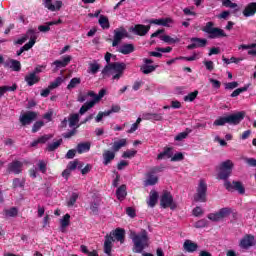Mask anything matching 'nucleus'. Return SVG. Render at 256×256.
I'll return each instance as SVG.
<instances>
[{"label": "nucleus", "mask_w": 256, "mask_h": 256, "mask_svg": "<svg viewBox=\"0 0 256 256\" xmlns=\"http://www.w3.org/2000/svg\"><path fill=\"white\" fill-rule=\"evenodd\" d=\"M233 161L226 160L220 164V172L218 173V178L221 179L224 182V187L226 191H230L233 193V191H238L240 195H245V186H243V182L241 181H229L231 177V174L233 173Z\"/></svg>", "instance_id": "nucleus-1"}, {"label": "nucleus", "mask_w": 256, "mask_h": 256, "mask_svg": "<svg viewBox=\"0 0 256 256\" xmlns=\"http://www.w3.org/2000/svg\"><path fill=\"white\" fill-rule=\"evenodd\" d=\"M111 57H117L110 52H106L104 59L107 65L102 69L101 74L103 77H109L111 71H114L116 74L113 75V81H119L123 77L124 71L127 69V64L123 62H111Z\"/></svg>", "instance_id": "nucleus-2"}, {"label": "nucleus", "mask_w": 256, "mask_h": 256, "mask_svg": "<svg viewBox=\"0 0 256 256\" xmlns=\"http://www.w3.org/2000/svg\"><path fill=\"white\" fill-rule=\"evenodd\" d=\"M130 239L133 243L134 253H143L149 247V233L147 230H141L140 233L135 231L130 232Z\"/></svg>", "instance_id": "nucleus-3"}, {"label": "nucleus", "mask_w": 256, "mask_h": 256, "mask_svg": "<svg viewBox=\"0 0 256 256\" xmlns=\"http://www.w3.org/2000/svg\"><path fill=\"white\" fill-rule=\"evenodd\" d=\"M113 237H115L116 241L125 243V229L116 228L112 234L105 236L104 253L107 254V256H113V254H111V251H113V241H115Z\"/></svg>", "instance_id": "nucleus-4"}, {"label": "nucleus", "mask_w": 256, "mask_h": 256, "mask_svg": "<svg viewBox=\"0 0 256 256\" xmlns=\"http://www.w3.org/2000/svg\"><path fill=\"white\" fill-rule=\"evenodd\" d=\"M203 33L209 35V39H221V37H227V33L221 28L215 27V22H207L202 28Z\"/></svg>", "instance_id": "nucleus-5"}, {"label": "nucleus", "mask_w": 256, "mask_h": 256, "mask_svg": "<svg viewBox=\"0 0 256 256\" xmlns=\"http://www.w3.org/2000/svg\"><path fill=\"white\" fill-rule=\"evenodd\" d=\"M194 201L196 203H207V182L200 179L194 194Z\"/></svg>", "instance_id": "nucleus-6"}, {"label": "nucleus", "mask_w": 256, "mask_h": 256, "mask_svg": "<svg viewBox=\"0 0 256 256\" xmlns=\"http://www.w3.org/2000/svg\"><path fill=\"white\" fill-rule=\"evenodd\" d=\"M231 213H233L232 208L224 207L215 213L208 214V219L214 223H219V221H223L224 219H227V217H230Z\"/></svg>", "instance_id": "nucleus-7"}, {"label": "nucleus", "mask_w": 256, "mask_h": 256, "mask_svg": "<svg viewBox=\"0 0 256 256\" xmlns=\"http://www.w3.org/2000/svg\"><path fill=\"white\" fill-rule=\"evenodd\" d=\"M243 119H245V111H240L224 116V123L225 125H227V123L228 125H239Z\"/></svg>", "instance_id": "nucleus-8"}, {"label": "nucleus", "mask_w": 256, "mask_h": 256, "mask_svg": "<svg viewBox=\"0 0 256 256\" xmlns=\"http://www.w3.org/2000/svg\"><path fill=\"white\" fill-rule=\"evenodd\" d=\"M160 205L163 209H167L170 207V209H175V205L173 204V195H171V192L165 190L161 196L160 199Z\"/></svg>", "instance_id": "nucleus-9"}, {"label": "nucleus", "mask_w": 256, "mask_h": 256, "mask_svg": "<svg viewBox=\"0 0 256 256\" xmlns=\"http://www.w3.org/2000/svg\"><path fill=\"white\" fill-rule=\"evenodd\" d=\"M37 119V112L35 111H28L19 117V122L21 123L22 127H25L27 125H31L32 121H35Z\"/></svg>", "instance_id": "nucleus-10"}, {"label": "nucleus", "mask_w": 256, "mask_h": 256, "mask_svg": "<svg viewBox=\"0 0 256 256\" xmlns=\"http://www.w3.org/2000/svg\"><path fill=\"white\" fill-rule=\"evenodd\" d=\"M125 37H129V33L125 28L121 27L120 29H115L112 47H117V45H119L121 40L125 39Z\"/></svg>", "instance_id": "nucleus-11"}, {"label": "nucleus", "mask_w": 256, "mask_h": 256, "mask_svg": "<svg viewBox=\"0 0 256 256\" xmlns=\"http://www.w3.org/2000/svg\"><path fill=\"white\" fill-rule=\"evenodd\" d=\"M130 31H132L134 35L145 37V35L151 31V25L136 24L134 27L130 28Z\"/></svg>", "instance_id": "nucleus-12"}, {"label": "nucleus", "mask_w": 256, "mask_h": 256, "mask_svg": "<svg viewBox=\"0 0 256 256\" xmlns=\"http://www.w3.org/2000/svg\"><path fill=\"white\" fill-rule=\"evenodd\" d=\"M255 245V236L252 234H246L239 243L241 249H251Z\"/></svg>", "instance_id": "nucleus-13"}, {"label": "nucleus", "mask_w": 256, "mask_h": 256, "mask_svg": "<svg viewBox=\"0 0 256 256\" xmlns=\"http://www.w3.org/2000/svg\"><path fill=\"white\" fill-rule=\"evenodd\" d=\"M43 6L45 9H48V11H61V7H63L62 1H56L55 4H53V0H42Z\"/></svg>", "instance_id": "nucleus-14"}, {"label": "nucleus", "mask_w": 256, "mask_h": 256, "mask_svg": "<svg viewBox=\"0 0 256 256\" xmlns=\"http://www.w3.org/2000/svg\"><path fill=\"white\" fill-rule=\"evenodd\" d=\"M8 171L14 175H19L23 171V163L19 160L13 161L8 165Z\"/></svg>", "instance_id": "nucleus-15"}, {"label": "nucleus", "mask_w": 256, "mask_h": 256, "mask_svg": "<svg viewBox=\"0 0 256 256\" xmlns=\"http://www.w3.org/2000/svg\"><path fill=\"white\" fill-rule=\"evenodd\" d=\"M159 183V177L155 176L152 172L146 173V180L144 181L145 187H152L153 185H157Z\"/></svg>", "instance_id": "nucleus-16"}, {"label": "nucleus", "mask_w": 256, "mask_h": 256, "mask_svg": "<svg viewBox=\"0 0 256 256\" xmlns=\"http://www.w3.org/2000/svg\"><path fill=\"white\" fill-rule=\"evenodd\" d=\"M25 81L27 83L28 87H33V85H37L39 81H41V78L35 74V72L29 73L25 76Z\"/></svg>", "instance_id": "nucleus-17"}, {"label": "nucleus", "mask_w": 256, "mask_h": 256, "mask_svg": "<svg viewBox=\"0 0 256 256\" xmlns=\"http://www.w3.org/2000/svg\"><path fill=\"white\" fill-rule=\"evenodd\" d=\"M148 23H150V25H161L162 27H169V23H173V19L171 18L150 19Z\"/></svg>", "instance_id": "nucleus-18"}, {"label": "nucleus", "mask_w": 256, "mask_h": 256, "mask_svg": "<svg viewBox=\"0 0 256 256\" xmlns=\"http://www.w3.org/2000/svg\"><path fill=\"white\" fill-rule=\"evenodd\" d=\"M71 59H73L71 56L67 55L62 57V60H55L53 62V65L56 66V69H63V67H67L71 63Z\"/></svg>", "instance_id": "nucleus-19"}, {"label": "nucleus", "mask_w": 256, "mask_h": 256, "mask_svg": "<svg viewBox=\"0 0 256 256\" xmlns=\"http://www.w3.org/2000/svg\"><path fill=\"white\" fill-rule=\"evenodd\" d=\"M28 34L33 35V36L30 37V40L28 43H26L24 46H22V49L24 51H29V49H31L35 45V43H37V37L35 36V30H33V29L28 30Z\"/></svg>", "instance_id": "nucleus-20"}, {"label": "nucleus", "mask_w": 256, "mask_h": 256, "mask_svg": "<svg viewBox=\"0 0 256 256\" xmlns=\"http://www.w3.org/2000/svg\"><path fill=\"white\" fill-rule=\"evenodd\" d=\"M102 157H103V165L107 167V165L111 164V162L115 159V153L111 150H104Z\"/></svg>", "instance_id": "nucleus-21"}, {"label": "nucleus", "mask_w": 256, "mask_h": 256, "mask_svg": "<svg viewBox=\"0 0 256 256\" xmlns=\"http://www.w3.org/2000/svg\"><path fill=\"white\" fill-rule=\"evenodd\" d=\"M256 13V2L249 3L243 10L244 17H253Z\"/></svg>", "instance_id": "nucleus-22"}, {"label": "nucleus", "mask_w": 256, "mask_h": 256, "mask_svg": "<svg viewBox=\"0 0 256 256\" xmlns=\"http://www.w3.org/2000/svg\"><path fill=\"white\" fill-rule=\"evenodd\" d=\"M142 119L145 121H163V114L158 113H144Z\"/></svg>", "instance_id": "nucleus-23"}, {"label": "nucleus", "mask_w": 256, "mask_h": 256, "mask_svg": "<svg viewBox=\"0 0 256 256\" xmlns=\"http://www.w3.org/2000/svg\"><path fill=\"white\" fill-rule=\"evenodd\" d=\"M171 159L173 157V148L171 147H164V150L157 155L158 161H161L163 159Z\"/></svg>", "instance_id": "nucleus-24"}, {"label": "nucleus", "mask_w": 256, "mask_h": 256, "mask_svg": "<svg viewBox=\"0 0 256 256\" xmlns=\"http://www.w3.org/2000/svg\"><path fill=\"white\" fill-rule=\"evenodd\" d=\"M76 151L79 153V155H83V153L91 151V142L79 143L76 147Z\"/></svg>", "instance_id": "nucleus-25"}, {"label": "nucleus", "mask_w": 256, "mask_h": 256, "mask_svg": "<svg viewBox=\"0 0 256 256\" xmlns=\"http://www.w3.org/2000/svg\"><path fill=\"white\" fill-rule=\"evenodd\" d=\"M238 49L241 50H248V55H251L252 57L256 56V43H251V44H242L240 46H238Z\"/></svg>", "instance_id": "nucleus-26"}, {"label": "nucleus", "mask_w": 256, "mask_h": 256, "mask_svg": "<svg viewBox=\"0 0 256 256\" xmlns=\"http://www.w3.org/2000/svg\"><path fill=\"white\" fill-rule=\"evenodd\" d=\"M135 51V45L133 44H123L118 52L122 53V55H131Z\"/></svg>", "instance_id": "nucleus-27"}, {"label": "nucleus", "mask_w": 256, "mask_h": 256, "mask_svg": "<svg viewBox=\"0 0 256 256\" xmlns=\"http://www.w3.org/2000/svg\"><path fill=\"white\" fill-rule=\"evenodd\" d=\"M127 146V139L123 138L118 141H115L112 145V152L117 153L121 151L122 147Z\"/></svg>", "instance_id": "nucleus-28"}, {"label": "nucleus", "mask_w": 256, "mask_h": 256, "mask_svg": "<svg viewBox=\"0 0 256 256\" xmlns=\"http://www.w3.org/2000/svg\"><path fill=\"white\" fill-rule=\"evenodd\" d=\"M159 201V193L157 191H151L149 201L147 202L148 207H155Z\"/></svg>", "instance_id": "nucleus-29"}, {"label": "nucleus", "mask_w": 256, "mask_h": 256, "mask_svg": "<svg viewBox=\"0 0 256 256\" xmlns=\"http://www.w3.org/2000/svg\"><path fill=\"white\" fill-rule=\"evenodd\" d=\"M116 197L119 199V201H123L125 197H127V186L125 184H122L117 190H116Z\"/></svg>", "instance_id": "nucleus-30"}, {"label": "nucleus", "mask_w": 256, "mask_h": 256, "mask_svg": "<svg viewBox=\"0 0 256 256\" xmlns=\"http://www.w3.org/2000/svg\"><path fill=\"white\" fill-rule=\"evenodd\" d=\"M95 101L91 100L89 102L84 103L80 110H79V114L80 115H85L87 113V111H89V109H93V107H95Z\"/></svg>", "instance_id": "nucleus-31"}, {"label": "nucleus", "mask_w": 256, "mask_h": 256, "mask_svg": "<svg viewBox=\"0 0 256 256\" xmlns=\"http://www.w3.org/2000/svg\"><path fill=\"white\" fill-rule=\"evenodd\" d=\"M207 47V39L193 38V49Z\"/></svg>", "instance_id": "nucleus-32"}, {"label": "nucleus", "mask_w": 256, "mask_h": 256, "mask_svg": "<svg viewBox=\"0 0 256 256\" xmlns=\"http://www.w3.org/2000/svg\"><path fill=\"white\" fill-rule=\"evenodd\" d=\"M63 143V139H59L56 142L48 144L46 151H49L50 153L53 151H56V149H59L61 147V144Z\"/></svg>", "instance_id": "nucleus-33"}, {"label": "nucleus", "mask_w": 256, "mask_h": 256, "mask_svg": "<svg viewBox=\"0 0 256 256\" xmlns=\"http://www.w3.org/2000/svg\"><path fill=\"white\" fill-rule=\"evenodd\" d=\"M155 69H157V66L154 65H147L144 64L140 67V71L144 74V75H149V73H153V71H155Z\"/></svg>", "instance_id": "nucleus-34"}, {"label": "nucleus", "mask_w": 256, "mask_h": 256, "mask_svg": "<svg viewBox=\"0 0 256 256\" xmlns=\"http://www.w3.org/2000/svg\"><path fill=\"white\" fill-rule=\"evenodd\" d=\"M98 23L102 27V29H109V27H111V25L109 24V18H107V16L105 15H100Z\"/></svg>", "instance_id": "nucleus-35"}, {"label": "nucleus", "mask_w": 256, "mask_h": 256, "mask_svg": "<svg viewBox=\"0 0 256 256\" xmlns=\"http://www.w3.org/2000/svg\"><path fill=\"white\" fill-rule=\"evenodd\" d=\"M10 69L16 72L21 71V62L16 59H10Z\"/></svg>", "instance_id": "nucleus-36"}, {"label": "nucleus", "mask_w": 256, "mask_h": 256, "mask_svg": "<svg viewBox=\"0 0 256 256\" xmlns=\"http://www.w3.org/2000/svg\"><path fill=\"white\" fill-rule=\"evenodd\" d=\"M69 223H71V215L65 214L60 220L61 228L66 229V227H69Z\"/></svg>", "instance_id": "nucleus-37"}, {"label": "nucleus", "mask_w": 256, "mask_h": 256, "mask_svg": "<svg viewBox=\"0 0 256 256\" xmlns=\"http://www.w3.org/2000/svg\"><path fill=\"white\" fill-rule=\"evenodd\" d=\"M99 69H101V65H99L98 63H90L88 72L92 75H97V73H99Z\"/></svg>", "instance_id": "nucleus-38"}, {"label": "nucleus", "mask_w": 256, "mask_h": 256, "mask_svg": "<svg viewBox=\"0 0 256 256\" xmlns=\"http://www.w3.org/2000/svg\"><path fill=\"white\" fill-rule=\"evenodd\" d=\"M63 81V77H57L53 82L50 83L48 87L51 90L57 89V87H59L63 83Z\"/></svg>", "instance_id": "nucleus-39"}, {"label": "nucleus", "mask_w": 256, "mask_h": 256, "mask_svg": "<svg viewBox=\"0 0 256 256\" xmlns=\"http://www.w3.org/2000/svg\"><path fill=\"white\" fill-rule=\"evenodd\" d=\"M6 217H17L19 210L16 207L4 210Z\"/></svg>", "instance_id": "nucleus-40"}, {"label": "nucleus", "mask_w": 256, "mask_h": 256, "mask_svg": "<svg viewBox=\"0 0 256 256\" xmlns=\"http://www.w3.org/2000/svg\"><path fill=\"white\" fill-rule=\"evenodd\" d=\"M77 85H81V78H77V77L72 78L69 84L67 85V89H75Z\"/></svg>", "instance_id": "nucleus-41"}, {"label": "nucleus", "mask_w": 256, "mask_h": 256, "mask_svg": "<svg viewBox=\"0 0 256 256\" xmlns=\"http://www.w3.org/2000/svg\"><path fill=\"white\" fill-rule=\"evenodd\" d=\"M79 123V114H71L69 117V127H75Z\"/></svg>", "instance_id": "nucleus-42"}, {"label": "nucleus", "mask_w": 256, "mask_h": 256, "mask_svg": "<svg viewBox=\"0 0 256 256\" xmlns=\"http://www.w3.org/2000/svg\"><path fill=\"white\" fill-rule=\"evenodd\" d=\"M237 87H239V82H228L224 84V89H226V91H233V89H237Z\"/></svg>", "instance_id": "nucleus-43"}, {"label": "nucleus", "mask_w": 256, "mask_h": 256, "mask_svg": "<svg viewBox=\"0 0 256 256\" xmlns=\"http://www.w3.org/2000/svg\"><path fill=\"white\" fill-rule=\"evenodd\" d=\"M37 167L40 173H43V174L47 173V162H45L44 160H39Z\"/></svg>", "instance_id": "nucleus-44"}, {"label": "nucleus", "mask_w": 256, "mask_h": 256, "mask_svg": "<svg viewBox=\"0 0 256 256\" xmlns=\"http://www.w3.org/2000/svg\"><path fill=\"white\" fill-rule=\"evenodd\" d=\"M249 89V86H244L242 88H237L236 90H234L230 97H239L240 93H245V91H247Z\"/></svg>", "instance_id": "nucleus-45"}, {"label": "nucleus", "mask_w": 256, "mask_h": 256, "mask_svg": "<svg viewBox=\"0 0 256 256\" xmlns=\"http://www.w3.org/2000/svg\"><path fill=\"white\" fill-rule=\"evenodd\" d=\"M77 199H79V194L73 192L69 201L67 202V205L69 207H73V205H75V203H77Z\"/></svg>", "instance_id": "nucleus-46"}, {"label": "nucleus", "mask_w": 256, "mask_h": 256, "mask_svg": "<svg viewBox=\"0 0 256 256\" xmlns=\"http://www.w3.org/2000/svg\"><path fill=\"white\" fill-rule=\"evenodd\" d=\"M107 94V90L106 89H101L98 92V95H96V98H94L92 101H95V103H99Z\"/></svg>", "instance_id": "nucleus-47"}, {"label": "nucleus", "mask_w": 256, "mask_h": 256, "mask_svg": "<svg viewBox=\"0 0 256 256\" xmlns=\"http://www.w3.org/2000/svg\"><path fill=\"white\" fill-rule=\"evenodd\" d=\"M45 125V122L43 121H36L34 125L32 126V133H37V131L41 130V127Z\"/></svg>", "instance_id": "nucleus-48"}, {"label": "nucleus", "mask_w": 256, "mask_h": 256, "mask_svg": "<svg viewBox=\"0 0 256 256\" xmlns=\"http://www.w3.org/2000/svg\"><path fill=\"white\" fill-rule=\"evenodd\" d=\"M159 39L161 41H164V43H177V40L175 38H172L171 36L169 35H162V36H159Z\"/></svg>", "instance_id": "nucleus-49"}, {"label": "nucleus", "mask_w": 256, "mask_h": 256, "mask_svg": "<svg viewBox=\"0 0 256 256\" xmlns=\"http://www.w3.org/2000/svg\"><path fill=\"white\" fill-rule=\"evenodd\" d=\"M214 127H223L225 125V116H219L214 122Z\"/></svg>", "instance_id": "nucleus-50"}, {"label": "nucleus", "mask_w": 256, "mask_h": 256, "mask_svg": "<svg viewBox=\"0 0 256 256\" xmlns=\"http://www.w3.org/2000/svg\"><path fill=\"white\" fill-rule=\"evenodd\" d=\"M135 155H137V150H127L122 154V157L124 159H132Z\"/></svg>", "instance_id": "nucleus-51"}, {"label": "nucleus", "mask_w": 256, "mask_h": 256, "mask_svg": "<svg viewBox=\"0 0 256 256\" xmlns=\"http://www.w3.org/2000/svg\"><path fill=\"white\" fill-rule=\"evenodd\" d=\"M189 133H191V131H184L181 132L179 134H177L174 138L175 141H183V139H187Z\"/></svg>", "instance_id": "nucleus-52"}, {"label": "nucleus", "mask_w": 256, "mask_h": 256, "mask_svg": "<svg viewBox=\"0 0 256 256\" xmlns=\"http://www.w3.org/2000/svg\"><path fill=\"white\" fill-rule=\"evenodd\" d=\"M183 159H185V155H183L182 152H178L172 155L171 161L175 163V162L183 161Z\"/></svg>", "instance_id": "nucleus-53"}, {"label": "nucleus", "mask_w": 256, "mask_h": 256, "mask_svg": "<svg viewBox=\"0 0 256 256\" xmlns=\"http://www.w3.org/2000/svg\"><path fill=\"white\" fill-rule=\"evenodd\" d=\"M163 171H165V166L163 164L160 166H154L150 169V172H152L154 175L157 173H163Z\"/></svg>", "instance_id": "nucleus-54"}, {"label": "nucleus", "mask_w": 256, "mask_h": 256, "mask_svg": "<svg viewBox=\"0 0 256 256\" xmlns=\"http://www.w3.org/2000/svg\"><path fill=\"white\" fill-rule=\"evenodd\" d=\"M204 213L205 212L203 211V208H201V206H197L193 209L194 217H203Z\"/></svg>", "instance_id": "nucleus-55"}, {"label": "nucleus", "mask_w": 256, "mask_h": 256, "mask_svg": "<svg viewBox=\"0 0 256 256\" xmlns=\"http://www.w3.org/2000/svg\"><path fill=\"white\" fill-rule=\"evenodd\" d=\"M14 189H17V187H25V180H21L19 178H15L12 183Z\"/></svg>", "instance_id": "nucleus-56"}, {"label": "nucleus", "mask_w": 256, "mask_h": 256, "mask_svg": "<svg viewBox=\"0 0 256 256\" xmlns=\"http://www.w3.org/2000/svg\"><path fill=\"white\" fill-rule=\"evenodd\" d=\"M184 249L188 253H193V243L191 242V240H186L184 242Z\"/></svg>", "instance_id": "nucleus-57"}, {"label": "nucleus", "mask_w": 256, "mask_h": 256, "mask_svg": "<svg viewBox=\"0 0 256 256\" xmlns=\"http://www.w3.org/2000/svg\"><path fill=\"white\" fill-rule=\"evenodd\" d=\"M209 83H211L213 89H221V81L209 78Z\"/></svg>", "instance_id": "nucleus-58"}, {"label": "nucleus", "mask_w": 256, "mask_h": 256, "mask_svg": "<svg viewBox=\"0 0 256 256\" xmlns=\"http://www.w3.org/2000/svg\"><path fill=\"white\" fill-rule=\"evenodd\" d=\"M49 139H53V135L51 134L43 135L38 138V142L41 144H45L49 141Z\"/></svg>", "instance_id": "nucleus-59"}, {"label": "nucleus", "mask_w": 256, "mask_h": 256, "mask_svg": "<svg viewBox=\"0 0 256 256\" xmlns=\"http://www.w3.org/2000/svg\"><path fill=\"white\" fill-rule=\"evenodd\" d=\"M78 165H79L78 160L70 161L67 165V169H69L70 171H75V169H77Z\"/></svg>", "instance_id": "nucleus-60"}, {"label": "nucleus", "mask_w": 256, "mask_h": 256, "mask_svg": "<svg viewBox=\"0 0 256 256\" xmlns=\"http://www.w3.org/2000/svg\"><path fill=\"white\" fill-rule=\"evenodd\" d=\"M90 211L94 214V215H99V204H97L96 202H93L90 205Z\"/></svg>", "instance_id": "nucleus-61"}, {"label": "nucleus", "mask_w": 256, "mask_h": 256, "mask_svg": "<svg viewBox=\"0 0 256 256\" xmlns=\"http://www.w3.org/2000/svg\"><path fill=\"white\" fill-rule=\"evenodd\" d=\"M77 134V128H74L73 130L62 134V136L64 137V139H71V137L75 136Z\"/></svg>", "instance_id": "nucleus-62"}, {"label": "nucleus", "mask_w": 256, "mask_h": 256, "mask_svg": "<svg viewBox=\"0 0 256 256\" xmlns=\"http://www.w3.org/2000/svg\"><path fill=\"white\" fill-rule=\"evenodd\" d=\"M204 65H205L207 71H213L215 69V64L211 60L205 61Z\"/></svg>", "instance_id": "nucleus-63"}, {"label": "nucleus", "mask_w": 256, "mask_h": 256, "mask_svg": "<svg viewBox=\"0 0 256 256\" xmlns=\"http://www.w3.org/2000/svg\"><path fill=\"white\" fill-rule=\"evenodd\" d=\"M244 161L246 164L249 165V167H256V159L255 158H244Z\"/></svg>", "instance_id": "nucleus-64"}]
</instances>
